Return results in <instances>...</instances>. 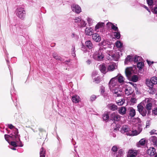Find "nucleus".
Here are the masks:
<instances>
[{"label":"nucleus","mask_w":157,"mask_h":157,"mask_svg":"<svg viewBox=\"0 0 157 157\" xmlns=\"http://www.w3.org/2000/svg\"><path fill=\"white\" fill-rule=\"evenodd\" d=\"M129 110L130 116L132 117H134L136 114L135 110L132 107H130Z\"/></svg>","instance_id":"nucleus-26"},{"label":"nucleus","mask_w":157,"mask_h":157,"mask_svg":"<svg viewBox=\"0 0 157 157\" xmlns=\"http://www.w3.org/2000/svg\"><path fill=\"white\" fill-rule=\"evenodd\" d=\"M152 113L155 115L157 114V108L155 109L154 110H152Z\"/></svg>","instance_id":"nucleus-57"},{"label":"nucleus","mask_w":157,"mask_h":157,"mask_svg":"<svg viewBox=\"0 0 157 157\" xmlns=\"http://www.w3.org/2000/svg\"><path fill=\"white\" fill-rule=\"evenodd\" d=\"M137 107L140 113L143 117L146 116L147 112L144 107L140 104H139Z\"/></svg>","instance_id":"nucleus-6"},{"label":"nucleus","mask_w":157,"mask_h":157,"mask_svg":"<svg viewBox=\"0 0 157 157\" xmlns=\"http://www.w3.org/2000/svg\"><path fill=\"white\" fill-rule=\"evenodd\" d=\"M150 80L154 85L157 84V78L156 77L154 76L151 78Z\"/></svg>","instance_id":"nucleus-39"},{"label":"nucleus","mask_w":157,"mask_h":157,"mask_svg":"<svg viewBox=\"0 0 157 157\" xmlns=\"http://www.w3.org/2000/svg\"><path fill=\"white\" fill-rule=\"evenodd\" d=\"M125 74L128 78H129L132 73V68H127L125 71Z\"/></svg>","instance_id":"nucleus-23"},{"label":"nucleus","mask_w":157,"mask_h":157,"mask_svg":"<svg viewBox=\"0 0 157 157\" xmlns=\"http://www.w3.org/2000/svg\"><path fill=\"white\" fill-rule=\"evenodd\" d=\"M132 61H133V57L130 56H128L125 59L124 63L125 64H128V62H131Z\"/></svg>","instance_id":"nucleus-27"},{"label":"nucleus","mask_w":157,"mask_h":157,"mask_svg":"<svg viewBox=\"0 0 157 157\" xmlns=\"http://www.w3.org/2000/svg\"><path fill=\"white\" fill-rule=\"evenodd\" d=\"M46 151L42 147L40 151V157H45Z\"/></svg>","instance_id":"nucleus-34"},{"label":"nucleus","mask_w":157,"mask_h":157,"mask_svg":"<svg viewBox=\"0 0 157 157\" xmlns=\"http://www.w3.org/2000/svg\"><path fill=\"white\" fill-rule=\"evenodd\" d=\"M124 78L121 74H118L116 76L112 78L109 83V87L115 96L120 97L122 95L123 90L119 88V82L122 83L124 82Z\"/></svg>","instance_id":"nucleus-1"},{"label":"nucleus","mask_w":157,"mask_h":157,"mask_svg":"<svg viewBox=\"0 0 157 157\" xmlns=\"http://www.w3.org/2000/svg\"><path fill=\"white\" fill-rule=\"evenodd\" d=\"M123 152L121 149L119 150L118 151V154L117 155L116 157H122L123 154Z\"/></svg>","instance_id":"nucleus-44"},{"label":"nucleus","mask_w":157,"mask_h":157,"mask_svg":"<svg viewBox=\"0 0 157 157\" xmlns=\"http://www.w3.org/2000/svg\"><path fill=\"white\" fill-rule=\"evenodd\" d=\"M123 90V91L124 92L126 95L128 96L132 94L134 91L133 90L132 88L129 86L127 87L126 88L124 89L121 88ZM122 94H123V92H122ZM123 95V94H122ZM122 95L121 96H122Z\"/></svg>","instance_id":"nucleus-9"},{"label":"nucleus","mask_w":157,"mask_h":157,"mask_svg":"<svg viewBox=\"0 0 157 157\" xmlns=\"http://www.w3.org/2000/svg\"><path fill=\"white\" fill-rule=\"evenodd\" d=\"M136 100L135 98H132L131 99V101L132 102L135 103L136 102Z\"/></svg>","instance_id":"nucleus-59"},{"label":"nucleus","mask_w":157,"mask_h":157,"mask_svg":"<svg viewBox=\"0 0 157 157\" xmlns=\"http://www.w3.org/2000/svg\"><path fill=\"white\" fill-rule=\"evenodd\" d=\"M94 30L91 27H87L85 29V33L88 36H90L93 34Z\"/></svg>","instance_id":"nucleus-17"},{"label":"nucleus","mask_w":157,"mask_h":157,"mask_svg":"<svg viewBox=\"0 0 157 157\" xmlns=\"http://www.w3.org/2000/svg\"><path fill=\"white\" fill-rule=\"evenodd\" d=\"M147 3L149 6H152L153 4V1H156V0H146Z\"/></svg>","instance_id":"nucleus-45"},{"label":"nucleus","mask_w":157,"mask_h":157,"mask_svg":"<svg viewBox=\"0 0 157 157\" xmlns=\"http://www.w3.org/2000/svg\"><path fill=\"white\" fill-rule=\"evenodd\" d=\"M125 99L124 98H121L116 101V103L119 105L121 106L125 102Z\"/></svg>","instance_id":"nucleus-29"},{"label":"nucleus","mask_w":157,"mask_h":157,"mask_svg":"<svg viewBox=\"0 0 157 157\" xmlns=\"http://www.w3.org/2000/svg\"><path fill=\"white\" fill-rule=\"evenodd\" d=\"M53 56L56 59L59 60L61 62L63 61V59L60 56H58L57 54L56 53H53Z\"/></svg>","instance_id":"nucleus-33"},{"label":"nucleus","mask_w":157,"mask_h":157,"mask_svg":"<svg viewBox=\"0 0 157 157\" xmlns=\"http://www.w3.org/2000/svg\"><path fill=\"white\" fill-rule=\"evenodd\" d=\"M141 59H142V58L140 56H136L133 57V61L135 62L140 61Z\"/></svg>","instance_id":"nucleus-37"},{"label":"nucleus","mask_w":157,"mask_h":157,"mask_svg":"<svg viewBox=\"0 0 157 157\" xmlns=\"http://www.w3.org/2000/svg\"><path fill=\"white\" fill-rule=\"evenodd\" d=\"M149 140L154 145L157 147V137L155 136H152L149 139Z\"/></svg>","instance_id":"nucleus-18"},{"label":"nucleus","mask_w":157,"mask_h":157,"mask_svg":"<svg viewBox=\"0 0 157 157\" xmlns=\"http://www.w3.org/2000/svg\"><path fill=\"white\" fill-rule=\"evenodd\" d=\"M108 57L109 60L117 61L118 59V56L117 54H113L112 55L109 54Z\"/></svg>","instance_id":"nucleus-20"},{"label":"nucleus","mask_w":157,"mask_h":157,"mask_svg":"<svg viewBox=\"0 0 157 157\" xmlns=\"http://www.w3.org/2000/svg\"><path fill=\"white\" fill-rule=\"evenodd\" d=\"M114 36L117 39H119L121 37V34L120 32L116 31L114 33Z\"/></svg>","instance_id":"nucleus-40"},{"label":"nucleus","mask_w":157,"mask_h":157,"mask_svg":"<svg viewBox=\"0 0 157 157\" xmlns=\"http://www.w3.org/2000/svg\"><path fill=\"white\" fill-rule=\"evenodd\" d=\"M150 124V121L149 120H147L146 121V127L147 128L149 127Z\"/></svg>","instance_id":"nucleus-56"},{"label":"nucleus","mask_w":157,"mask_h":157,"mask_svg":"<svg viewBox=\"0 0 157 157\" xmlns=\"http://www.w3.org/2000/svg\"><path fill=\"white\" fill-rule=\"evenodd\" d=\"M109 42L107 40H104L101 42V45L103 46H106L107 44H109Z\"/></svg>","instance_id":"nucleus-49"},{"label":"nucleus","mask_w":157,"mask_h":157,"mask_svg":"<svg viewBox=\"0 0 157 157\" xmlns=\"http://www.w3.org/2000/svg\"><path fill=\"white\" fill-rule=\"evenodd\" d=\"M113 25L112 23L108 22L106 24V26L108 29H111Z\"/></svg>","instance_id":"nucleus-47"},{"label":"nucleus","mask_w":157,"mask_h":157,"mask_svg":"<svg viewBox=\"0 0 157 157\" xmlns=\"http://www.w3.org/2000/svg\"><path fill=\"white\" fill-rule=\"evenodd\" d=\"M107 107L109 109L113 111H115L118 109L117 106L113 103L108 104L107 105Z\"/></svg>","instance_id":"nucleus-16"},{"label":"nucleus","mask_w":157,"mask_h":157,"mask_svg":"<svg viewBox=\"0 0 157 157\" xmlns=\"http://www.w3.org/2000/svg\"><path fill=\"white\" fill-rule=\"evenodd\" d=\"M110 135L113 137H116V134L113 132H111Z\"/></svg>","instance_id":"nucleus-61"},{"label":"nucleus","mask_w":157,"mask_h":157,"mask_svg":"<svg viewBox=\"0 0 157 157\" xmlns=\"http://www.w3.org/2000/svg\"><path fill=\"white\" fill-rule=\"evenodd\" d=\"M73 22L75 25L80 28L85 27L87 25L86 21L80 16L75 17L74 19Z\"/></svg>","instance_id":"nucleus-4"},{"label":"nucleus","mask_w":157,"mask_h":157,"mask_svg":"<svg viewBox=\"0 0 157 157\" xmlns=\"http://www.w3.org/2000/svg\"><path fill=\"white\" fill-rule=\"evenodd\" d=\"M105 25V23L101 22H99L96 25L94 28V30L95 31L98 32L99 31V29L100 28H103Z\"/></svg>","instance_id":"nucleus-14"},{"label":"nucleus","mask_w":157,"mask_h":157,"mask_svg":"<svg viewBox=\"0 0 157 157\" xmlns=\"http://www.w3.org/2000/svg\"><path fill=\"white\" fill-rule=\"evenodd\" d=\"M86 20L90 26L92 25L93 23H95V21L90 17H87Z\"/></svg>","instance_id":"nucleus-31"},{"label":"nucleus","mask_w":157,"mask_h":157,"mask_svg":"<svg viewBox=\"0 0 157 157\" xmlns=\"http://www.w3.org/2000/svg\"><path fill=\"white\" fill-rule=\"evenodd\" d=\"M118 148L116 146H114L112 148V151L114 152H116L117 151Z\"/></svg>","instance_id":"nucleus-52"},{"label":"nucleus","mask_w":157,"mask_h":157,"mask_svg":"<svg viewBox=\"0 0 157 157\" xmlns=\"http://www.w3.org/2000/svg\"><path fill=\"white\" fill-rule=\"evenodd\" d=\"M116 67V65L115 63H111L110 65H109L108 67L107 71H113L114 69H115Z\"/></svg>","instance_id":"nucleus-25"},{"label":"nucleus","mask_w":157,"mask_h":157,"mask_svg":"<svg viewBox=\"0 0 157 157\" xmlns=\"http://www.w3.org/2000/svg\"><path fill=\"white\" fill-rule=\"evenodd\" d=\"M7 126L9 127V128L11 129H12L13 128H14L12 131L13 132H12L11 134L13 133V134H14V132H15V131H14L15 129L16 128H15L14 126L12 124H8Z\"/></svg>","instance_id":"nucleus-46"},{"label":"nucleus","mask_w":157,"mask_h":157,"mask_svg":"<svg viewBox=\"0 0 157 157\" xmlns=\"http://www.w3.org/2000/svg\"><path fill=\"white\" fill-rule=\"evenodd\" d=\"M143 6L144 8H145V9H146L148 11H149V12H150V11L149 10V9L147 6H145V5H143Z\"/></svg>","instance_id":"nucleus-64"},{"label":"nucleus","mask_w":157,"mask_h":157,"mask_svg":"<svg viewBox=\"0 0 157 157\" xmlns=\"http://www.w3.org/2000/svg\"><path fill=\"white\" fill-rule=\"evenodd\" d=\"M14 131V134L13 133L10 135L5 134L4 135L5 139L12 146L23 147V144L20 140V136L18 134V129L15 128Z\"/></svg>","instance_id":"nucleus-2"},{"label":"nucleus","mask_w":157,"mask_h":157,"mask_svg":"<svg viewBox=\"0 0 157 157\" xmlns=\"http://www.w3.org/2000/svg\"><path fill=\"white\" fill-rule=\"evenodd\" d=\"M110 117L114 121H118L122 117L115 113H113L111 114Z\"/></svg>","instance_id":"nucleus-10"},{"label":"nucleus","mask_w":157,"mask_h":157,"mask_svg":"<svg viewBox=\"0 0 157 157\" xmlns=\"http://www.w3.org/2000/svg\"><path fill=\"white\" fill-rule=\"evenodd\" d=\"M97 98V96L96 95H93L91 96L90 98V101L92 102L95 100Z\"/></svg>","instance_id":"nucleus-50"},{"label":"nucleus","mask_w":157,"mask_h":157,"mask_svg":"<svg viewBox=\"0 0 157 157\" xmlns=\"http://www.w3.org/2000/svg\"><path fill=\"white\" fill-rule=\"evenodd\" d=\"M97 74H98L97 72L95 71L93 72L92 74V75H93V76L94 75V76L95 75H97Z\"/></svg>","instance_id":"nucleus-63"},{"label":"nucleus","mask_w":157,"mask_h":157,"mask_svg":"<svg viewBox=\"0 0 157 157\" xmlns=\"http://www.w3.org/2000/svg\"><path fill=\"white\" fill-rule=\"evenodd\" d=\"M126 108L124 106H121L118 109V113L121 115H124L126 114Z\"/></svg>","instance_id":"nucleus-13"},{"label":"nucleus","mask_w":157,"mask_h":157,"mask_svg":"<svg viewBox=\"0 0 157 157\" xmlns=\"http://www.w3.org/2000/svg\"><path fill=\"white\" fill-rule=\"evenodd\" d=\"M138 77L136 75H134L132 77L131 80L134 82H136L138 81Z\"/></svg>","instance_id":"nucleus-43"},{"label":"nucleus","mask_w":157,"mask_h":157,"mask_svg":"<svg viewBox=\"0 0 157 157\" xmlns=\"http://www.w3.org/2000/svg\"><path fill=\"white\" fill-rule=\"evenodd\" d=\"M72 100L73 102L77 103L80 101V98L79 96L76 95L72 97Z\"/></svg>","instance_id":"nucleus-19"},{"label":"nucleus","mask_w":157,"mask_h":157,"mask_svg":"<svg viewBox=\"0 0 157 157\" xmlns=\"http://www.w3.org/2000/svg\"><path fill=\"white\" fill-rule=\"evenodd\" d=\"M144 66V63L142 61L138 62L137 63V67L140 69L142 68Z\"/></svg>","instance_id":"nucleus-36"},{"label":"nucleus","mask_w":157,"mask_h":157,"mask_svg":"<svg viewBox=\"0 0 157 157\" xmlns=\"http://www.w3.org/2000/svg\"><path fill=\"white\" fill-rule=\"evenodd\" d=\"M149 92V93L151 94H155V92L154 91V89L153 88H149V90L148 91Z\"/></svg>","instance_id":"nucleus-53"},{"label":"nucleus","mask_w":157,"mask_h":157,"mask_svg":"<svg viewBox=\"0 0 157 157\" xmlns=\"http://www.w3.org/2000/svg\"><path fill=\"white\" fill-rule=\"evenodd\" d=\"M100 90H101V93L103 94L105 92L104 87L103 86H101L100 87Z\"/></svg>","instance_id":"nucleus-55"},{"label":"nucleus","mask_w":157,"mask_h":157,"mask_svg":"<svg viewBox=\"0 0 157 157\" xmlns=\"http://www.w3.org/2000/svg\"><path fill=\"white\" fill-rule=\"evenodd\" d=\"M85 44L86 47L89 49H91L92 48L93 44L90 40L86 41Z\"/></svg>","instance_id":"nucleus-35"},{"label":"nucleus","mask_w":157,"mask_h":157,"mask_svg":"<svg viewBox=\"0 0 157 157\" xmlns=\"http://www.w3.org/2000/svg\"><path fill=\"white\" fill-rule=\"evenodd\" d=\"M15 11L16 15L19 18L22 19L25 17L26 13L24 8L19 7L16 9Z\"/></svg>","instance_id":"nucleus-5"},{"label":"nucleus","mask_w":157,"mask_h":157,"mask_svg":"<svg viewBox=\"0 0 157 157\" xmlns=\"http://www.w3.org/2000/svg\"><path fill=\"white\" fill-rule=\"evenodd\" d=\"M82 50L84 52H87V49H86L85 46H82Z\"/></svg>","instance_id":"nucleus-62"},{"label":"nucleus","mask_w":157,"mask_h":157,"mask_svg":"<svg viewBox=\"0 0 157 157\" xmlns=\"http://www.w3.org/2000/svg\"><path fill=\"white\" fill-rule=\"evenodd\" d=\"M100 78L99 77H98L97 78H94V81L95 83H98L100 82Z\"/></svg>","instance_id":"nucleus-51"},{"label":"nucleus","mask_w":157,"mask_h":157,"mask_svg":"<svg viewBox=\"0 0 157 157\" xmlns=\"http://www.w3.org/2000/svg\"><path fill=\"white\" fill-rule=\"evenodd\" d=\"M146 109L147 110L148 114H150L151 113V110L152 107V104L150 103H148L146 105Z\"/></svg>","instance_id":"nucleus-28"},{"label":"nucleus","mask_w":157,"mask_h":157,"mask_svg":"<svg viewBox=\"0 0 157 157\" xmlns=\"http://www.w3.org/2000/svg\"><path fill=\"white\" fill-rule=\"evenodd\" d=\"M147 153L151 156L154 155L155 153V150L153 147H150L147 150Z\"/></svg>","instance_id":"nucleus-15"},{"label":"nucleus","mask_w":157,"mask_h":157,"mask_svg":"<svg viewBox=\"0 0 157 157\" xmlns=\"http://www.w3.org/2000/svg\"><path fill=\"white\" fill-rule=\"evenodd\" d=\"M150 133L151 135H152L153 134H156L157 133V131L155 130H153L151 131Z\"/></svg>","instance_id":"nucleus-54"},{"label":"nucleus","mask_w":157,"mask_h":157,"mask_svg":"<svg viewBox=\"0 0 157 157\" xmlns=\"http://www.w3.org/2000/svg\"><path fill=\"white\" fill-rule=\"evenodd\" d=\"M146 84L149 88H152L153 86V84L149 79H147L146 80Z\"/></svg>","instance_id":"nucleus-30"},{"label":"nucleus","mask_w":157,"mask_h":157,"mask_svg":"<svg viewBox=\"0 0 157 157\" xmlns=\"http://www.w3.org/2000/svg\"><path fill=\"white\" fill-rule=\"evenodd\" d=\"M105 49L100 48L99 50L95 52L93 55V58L96 60L101 61L104 57L103 51Z\"/></svg>","instance_id":"nucleus-3"},{"label":"nucleus","mask_w":157,"mask_h":157,"mask_svg":"<svg viewBox=\"0 0 157 157\" xmlns=\"http://www.w3.org/2000/svg\"><path fill=\"white\" fill-rule=\"evenodd\" d=\"M12 92H13L12 90L11 91L10 93L11 95L12 96V99L13 101V102H14V105L16 106L17 105L16 102H17V99L16 97H13V96Z\"/></svg>","instance_id":"nucleus-32"},{"label":"nucleus","mask_w":157,"mask_h":157,"mask_svg":"<svg viewBox=\"0 0 157 157\" xmlns=\"http://www.w3.org/2000/svg\"><path fill=\"white\" fill-rule=\"evenodd\" d=\"M71 7L72 10L77 13H79L81 11L80 7L78 5L73 4Z\"/></svg>","instance_id":"nucleus-8"},{"label":"nucleus","mask_w":157,"mask_h":157,"mask_svg":"<svg viewBox=\"0 0 157 157\" xmlns=\"http://www.w3.org/2000/svg\"><path fill=\"white\" fill-rule=\"evenodd\" d=\"M115 44L117 47L119 48H122L123 46V43L120 41H116Z\"/></svg>","instance_id":"nucleus-38"},{"label":"nucleus","mask_w":157,"mask_h":157,"mask_svg":"<svg viewBox=\"0 0 157 157\" xmlns=\"http://www.w3.org/2000/svg\"><path fill=\"white\" fill-rule=\"evenodd\" d=\"M138 130H130V132H128V135L129 136H136L139 134L142 131V128L139 127L138 128Z\"/></svg>","instance_id":"nucleus-11"},{"label":"nucleus","mask_w":157,"mask_h":157,"mask_svg":"<svg viewBox=\"0 0 157 157\" xmlns=\"http://www.w3.org/2000/svg\"><path fill=\"white\" fill-rule=\"evenodd\" d=\"M138 2L136 0H134L132 3V5L133 6H135L137 4Z\"/></svg>","instance_id":"nucleus-58"},{"label":"nucleus","mask_w":157,"mask_h":157,"mask_svg":"<svg viewBox=\"0 0 157 157\" xmlns=\"http://www.w3.org/2000/svg\"><path fill=\"white\" fill-rule=\"evenodd\" d=\"M130 128L128 126L124 125L122 126L121 131V133L125 134L127 136H129L128 133L130 132Z\"/></svg>","instance_id":"nucleus-7"},{"label":"nucleus","mask_w":157,"mask_h":157,"mask_svg":"<svg viewBox=\"0 0 157 157\" xmlns=\"http://www.w3.org/2000/svg\"><path fill=\"white\" fill-rule=\"evenodd\" d=\"M153 12L155 14H157V7H155L153 11Z\"/></svg>","instance_id":"nucleus-60"},{"label":"nucleus","mask_w":157,"mask_h":157,"mask_svg":"<svg viewBox=\"0 0 157 157\" xmlns=\"http://www.w3.org/2000/svg\"><path fill=\"white\" fill-rule=\"evenodd\" d=\"M109 117V116L107 113H105L103 115L102 118L104 120H107Z\"/></svg>","instance_id":"nucleus-41"},{"label":"nucleus","mask_w":157,"mask_h":157,"mask_svg":"<svg viewBox=\"0 0 157 157\" xmlns=\"http://www.w3.org/2000/svg\"><path fill=\"white\" fill-rule=\"evenodd\" d=\"M117 25L116 24L115 25H114L113 24V26H112V27L111 28V30H112L113 31H114L116 32V31H118L119 29L118 28V27H117Z\"/></svg>","instance_id":"nucleus-42"},{"label":"nucleus","mask_w":157,"mask_h":157,"mask_svg":"<svg viewBox=\"0 0 157 157\" xmlns=\"http://www.w3.org/2000/svg\"><path fill=\"white\" fill-rule=\"evenodd\" d=\"M92 37L93 40L96 42H99L101 40V36L98 34H93Z\"/></svg>","instance_id":"nucleus-21"},{"label":"nucleus","mask_w":157,"mask_h":157,"mask_svg":"<svg viewBox=\"0 0 157 157\" xmlns=\"http://www.w3.org/2000/svg\"><path fill=\"white\" fill-rule=\"evenodd\" d=\"M146 140L145 138L141 139L137 144V147H140L141 146L144 145L146 143Z\"/></svg>","instance_id":"nucleus-24"},{"label":"nucleus","mask_w":157,"mask_h":157,"mask_svg":"<svg viewBox=\"0 0 157 157\" xmlns=\"http://www.w3.org/2000/svg\"><path fill=\"white\" fill-rule=\"evenodd\" d=\"M99 69L101 72L104 74H105L107 71L104 64H101L100 65Z\"/></svg>","instance_id":"nucleus-22"},{"label":"nucleus","mask_w":157,"mask_h":157,"mask_svg":"<svg viewBox=\"0 0 157 157\" xmlns=\"http://www.w3.org/2000/svg\"><path fill=\"white\" fill-rule=\"evenodd\" d=\"M75 46H72L71 49V54L73 56L75 57Z\"/></svg>","instance_id":"nucleus-48"},{"label":"nucleus","mask_w":157,"mask_h":157,"mask_svg":"<svg viewBox=\"0 0 157 157\" xmlns=\"http://www.w3.org/2000/svg\"><path fill=\"white\" fill-rule=\"evenodd\" d=\"M137 151L134 150H129L127 154V157H136L137 155Z\"/></svg>","instance_id":"nucleus-12"}]
</instances>
